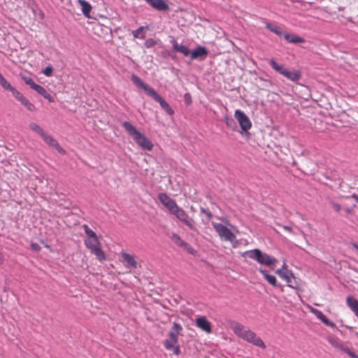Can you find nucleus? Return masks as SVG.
<instances>
[{"label":"nucleus","mask_w":358,"mask_h":358,"mask_svg":"<svg viewBox=\"0 0 358 358\" xmlns=\"http://www.w3.org/2000/svg\"><path fill=\"white\" fill-rule=\"evenodd\" d=\"M122 125L141 148L149 151L152 150L153 144L151 141L143 134L138 131L131 122L125 121L122 122Z\"/></svg>","instance_id":"f257e3e1"},{"label":"nucleus","mask_w":358,"mask_h":358,"mask_svg":"<svg viewBox=\"0 0 358 358\" xmlns=\"http://www.w3.org/2000/svg\"><path fill=\"white\" fill-rule=\"evenodd\" d=\"M182 327L174 322L173 327L169 333V338L164 341V346L168 350H173V354L178 355L180 353V346L178 345V336L181 334Z\"/></svg>","instance_id":"f03ea898"},{"label":"nucleus","mask_w":358,"mask_h":358,"mask_svg":"<svg viewBox=\"0 0 358 358\" xmlns=\"http://www.w3.org/2000/svg\"><path fill=\"white\" fill-rule=\"evenodd\" d=\"M243 257H247L251 259L257 261L261 264L267 266H273L278 262L277 259L268 255L266 253L262 252L259 249H254L245 251L242 255Z\"/></svg>","instance_id":"7ed1b4c3"},{"label":"nucleus","mask_w":358,"mask_h":358,"mask_svg":"<svg viewBox=\"0 0 358 358\" xmlns=\"http://www.w3.org/2000/svg\"><path fill=\"white\" fill-rule=\"evenodd\" d=\"M269 64L271 67L286 77L288 80L293 82H298L301 78V72L299 70L289 71L282 65H279L273 59H270Z\"/></svg>","instance_id":"20e7f679"},{"label":"nucleus","mask_w":358,"mask_h":358,"mask_svg":"<svg viewBox=\"0 0 358 358\" xmlns=\"http://www.w3.org/2000/svg\"><path fill=\"white\" fill-rule=\"evenodd\" d=\"M85 245L90 250V252L96 256L98 260L103 262L106 259L105 253L101 248V243L98 237L87 238L85 240Z\"/></svg>","instance_id":"39448f33"},{"label":"nucleus","mask_w":358,"mask_h":358,"mask_svg":"<svg viewBox=\"0 0 358 358\" xmlns=\"http://www.w3.org/2000/svg\"><path fill=\"white\" fill-rule=\"evenodd\" d=\"M212 225L220 238L227 241H233L236 236L226 226L221 223L212 222Z\"/></svg>","instance_id":"423d86ee"},{"label":"nucleus","mask_w":358,"mask_h":358,"mask_svg":"<svg viewBox=\"0 0 358 358\" xmlns=\"http://www.w3.org/2000/svg\"><path fill=\"white\" fill-rule=\"evenodd\" d=\"M286 266H287L284 264L282 268L276 271V273L286 280L289 287L296 289L298 286L296 278L291 271L286 269Z\"/></svg>","instance_id":"0eeeda50"},{"label":"nucleus","mask_w":358,"mask_h":358,"mask_svg":"<svg viewBox=\"0 0 358 358\" xmlns=\"http://www.w3.org/2000/svg\"><path fill=\"white\" fill-rule=\"evenodd\" d=\"M234 117L238 122L241 128L244 131H248L252 127V123L249 117L241 110H236Z\"/></svg>","instance_id":"6e6552de"},{"label":"nucleus","mask_w":358,"mask_h":358,"mask_svg":"<svg viewBox=\"0 0 358 358\" xmlns=\"http://www.w3.org/2000/svg\"><path fill=\"white\" fill-rule=\"evenodd\" d=\"M242 338L262 349L266 348V345L261 338L250 330H247L246 332L244 333V335L242 336Z\"/></svg>","instance_id":"1a4fd4ad"},{"label":"nucleus","mask_w":358,"mask_h":358,"mask_svg":"<svg viewBox=\"0 0 358 358\" xmlns=\"http://www.w3.org/2000/svg\"><path fill=\"white\" fill-rule=\"evenodd\" d=\"M159 201L169 210L171 214L178 206L176 202L166 193H159L157 196Z\"/></svg>","instance_id":"9d476101"},{"label":"nucleus","mask_w":358,"mask_h":358,"mask_svg":"<svg viewBox=\"0 0 358 358\" xmlns=\"http://www.w3.org/2000/svg\"><path fill=\"white\" fill-rule=\"evenodd\" d=\"M209 51L206 48L201 45H198L193 51L191 52L190 59L191 60L199 59L203 61L208 56Z\"/></svg>","instance_id":"9b49d317"},{"label":"nucleus","mask_w":358,"mask_h":358,"mask_svg":"<svg viewBox=\"0 0 358 358\" xmlns=\"http://www.w3.org/2000/svg\"><path fill=\"white\" fill-rule=\"evenodd\" d=\"M41 138L49 146L55 148L61 155H65L66 153V150L59 144L58 141L52 136L45 133V136H43Z\"/></svg>","instance_id":"f8f14e48"},{"label":"nucleus","mask_w":358,"mask_h":358,"mask_svg":"<svg viewBox=\"0 0 358 358\" xmlns=\"http://www.w3.org/2000/svg\"><path fill=\"white\" fill-rule=\"evenodd\" d=\"M150 97L158 102L162 108L164 110L168 115H172L174 114V110L172 108L156 91Z\"/></svg>","instance_id":"ddd939ff"},{"label":"nucleus","mask_w":358,"mask_h":358,"mask_svg":"<svg viewBox=\"0 0 358 358\" xmlns=\"http://www.w3.org/2000/svg\"><path fill=\"white\" fill-rule=\"evenodd\" d=\"M131 80L135 85L143 89L145 92L149 96H152V94L155 92V90L152 87H150L149 85L143 83L139 77L134 74L131 76Z\"/></svg>","instance_id":"4468645a"},{"label":"nucleus","mask_w":358,"mask_h":358,"mask_svg":"<svg viewBox=\"0 0 358 358\" xmlns=\"http://www.w3.org/2000/svg\"><path fill=\"white\" fill-rule=\"evenodd\" d=\"M124 264L127 268L135 269L137 268L138 263L136 260V257L134 255H130L125 252L121 253Z\"/></svg>","instance_id":"2eb2a0df"},{"label":"nucleus","mask_w":358,"mask_h":358,"mask_svg":"<svg viewBox=\"0 0 358 358\" xmlns=\"http://www.w3.org/2000/svg\"><path fill=\"white\" fill-rule=\"evenodd\" d=\"M151 7L158 11H166L169 6L165 0H145Z\"/></svg>","instance_id":"dca6fc26"},{"label":"nucleus","mask_w":358,"mask_h":358,"mask_svg":"<svg viewBox=\"0 0 358 358\" xmlns=\"http://www.w3.org/2000/svg\"><path fill=\"white\" fill-rule=\"evenodd\" d=\"M171 43L173 44V50L174 52H180L185 57L190 55L191 51L189 49L182 44H179L173 37L172 38Z\"/></svg>","instance_id":"f3484780"},{"label":"nucleus","mask_w":358,"mask_h":358,"mask_svg":"<svg viewBox=\"0 0 358 358\" xmlns=\"http://www.w3.org/2000/svg\"><path fill=\"white\" fill-rule=\"evenodd\" d=\"M170 238L172 240V241L178 246L179 247H181V248H184L185 249H187V250L190 252V253H192V248H191L189 244L187 243H186L185 241H184L181 238L180 236L176 234V233H173L171 234V236H170Z\"/></svg>","instance_id":"a211bd4d"},{"label":"nucleus","mask_w":358,"mask_h":358,"mask_svg":"<svg viewBox=\"0 0 358 358\" xmlns=\"http://www.w3.org/2000/svg\"><path fill=\"white\" fill-rule=\"evenodd\" d=\"M310 312L313 313L324 324L331 327H336V324L333 322L330 321L320 310L310 308Z\"/></svg>","instance_id":"6ab92c4d"},{"label":"nucleus","mask_w":358,"mask_h":358,"mask_svg":"<svg viewBox=\"0 0 358 358\" xmlns=\"http://www.w3.org/2000/svg\"><path fill=\"white\" fill-rule=\"evenodd\" d=\"M196 324L198 327L205 331L207 333L211 332L210 323L206 320L205 317H200L196 320Z\"/></svg>","instance_id":"aec40b11"},{"label":"nucleus","mask_w":358,"mask_h":358,"mask_svg":"<svg viewBox=\"0 0 358 358\" xmlns=\"http://www.w3.org/2000/svg\"><path fill=\"white\" fill-rule=\"evenodd\" d=\"M180 222L186 225L190 230L196 232L198 234H199L196 223L192 217H190L189 215H187Z\"/></svg>","instance_id":"412c9836"},{"label":"nucleus","mask_w":358,"mask_h":358,"mask_svg":"<svg viewBox=\"0 0 358 358\" xmlns=\"http://www.w3.org/2000/svg\"><path fill=\"white\" fill-rule=\"evenodd\" d=\"M346 303L351 310L358 317V300L352 296H349L346 299Z\"/></svg>","instance_id":"4be33fe9"},{"label":"nucleus","mask_w":358,"mask_h":358,"mask_svg":"<svg viewBox=\"0 0 358 358\" xmlns=\"http://www.w3.org/2000/svg\"><path fill=\"white\" fill-rule=\"evenodd\" d=\"M284 38L289 43H294V44L303 43L305 41L304 38H303L299 36H296V34H294L285 33V34H284Z\"/></svg>","instance_id":"5701e85b"},{"label":"nucleus","mask_w":358,"mask_h":358,"mask_svg":"<svg viewBox=\"0 0 358 358\" xmlns=\"http://www.w3.org/2000/svg\"><path fill=\"white\" fill-rule=\"evenodd\" d=\"M39 94L43 96L45 99L48 100L49 102H54L55 99L54 96H52L43 87L38 85L36 88L34 90Z\"/></svg>","instance_id":"b1692460"},{"label":"nucleus","mask_w":358,"mask_h":358,"mask_svg":"<svg viewBox=\"0 0 358 358\" xmlns=\"http://www.w3.org/2000/svg\"><path fill=\"white\" fill-rule=\"evenodd\" d=\"M259 271L263 275L268 283L276 287H280V285L277 283L276 278L274 275L268 274L266 270L262 268H259Z\"/></svg>","instance_id":"393cba45"},{"label":"nucleus","mask_w":358,"mask_h":358,"mask_svg":"<svg viewBox=\"0 0 358 358\" xmlns=\"http://www.w3.org/2000/svg\"><path fill=\"white\" fill-rule=\"evenodd\" d=\"M78 2L81 6L83 15L86 17H90V13L92 10V6L85 0H78Z\"/></svg>","instance_id":"a878e982"},{"label":"nucleus","mask_w":358,"mask_h":358,"mask_svg":"<svg viewBox=\"0 0 358 358\" xmlns=\"http://www.w3.org/2000/svg\"><path fill=\"white\" fill-rule=\"evenodd\" d=\"M328 341L332 346L339 348L344 352H345V349H349V348L345 347L343 343L338 338L330 337L328 338Z\"/></svg>","instance_id":"bb28decb"},{"label":"nucleus","mask_w":358,"mask_h":358,"mask_svg":"<svg viewBox=\"0 0 358 358\" xmlns=\"http://www.w3.org/2000/svg\"><path fill=\"white\" fill-rule=\"evenodd\" d=\"M172 215H174L180 221L182 220L188 215V214L179 206L176 208Z\"/></svg>","instance_id":"cd10ccee"},{"label":"nucleus","mask_w":358,"mask_h":358,"mask_svg":"<svg viewBox=\"0 0 358 358\" xmlns=\"http://www.w3.org/2000/svg\"><path fill=\"white\" fill-rule=\"evenodd\" d=\"M234 331L237 336L242 338V336L244 335V333L246 332L247 330L245 329V327L243 324L236 322L234 324Z\"/></svg>","instance_id":"c85d7f7f"},{"label":"nucleus","mask_w":358,"mask_h":358,"mask_svg":"<svg viewBox=\"0 0 358 358\" xmlns=\"http://www.w3.org/2000/svg\"><path fill=\"white\" fill-rule=\"evenodd\" d=\"M29 127L30 129H31L34 132L37 133L38 135L41 136V137H42L43 136H45V134L46 133L39 125H38L37 124H36L34 122L30 123Z\"/></svg>","instance_id":"c756f323"},{"label":"nucleus","mask_w":358,"mask_h":358,"mask_svg":"<svg viewBox=\"0 0 358 358\" xmlns=\"http://www.w3.org/2000/svg\"><path fill=\"white\" fill-rule=\"evenodd\" d=\"M24 107L27 108V109L29 111H35L36 107L35 106L29 101L28 99H27L25 96L22 99V101H20Z\"/></svg>","instance_id":"7c9ffc66"},{"label":"nucleus","mask_w":358,"mask_h":358,"mask_svg":"<svg viewBox=\"0 0 358 358\" xmlns=\"http://www.w3.org/2000/svg\"><path fill=\"white\" fill-rule=\"evenodd\" d=\"M224 122L227 124V126L232 130H235L237 127L235 120L231 117H225Z\"/></svg>","instance_id":"2f4dec72"},{"label":"nucleus","mask_w":358,"mask_h":358,"mask_svg":"<svg viewBox=\"0 0 358 358\" xmlns=\"http://www.w3.org/2000/svg\"><path fill=\"white\" fill-rule=\"evenodd\" d=\"M266 27L269 29L271 31L275 33V34L280 36L282 34V29L280 27L276 25H272L271 24H266Z\"/></svg>","instance_id":"473e14b6"},{"label":"nucleus","mask_w":358,"mask_h":358,"mask_svg":"<svg viewBox=\"0 0 358 358\" xmlns=\"http://www.w3.org/2000/svg\"><path fill=\"white\" fill-rule=\"evenodd\" d=\"M134 38H145L144 27H140L138 29L132 31Z\"/></svg>","instance_id":"72a5a7b5"},{"label":"nucleus","mask_w":358,"mask_h":358,"mask_svg":"<svg viewBox=\"0 0 358 358\" xmlns=\"http://www.w3.org/2000/svg\"><path fill=\"white\" fill-rule=\"evenodd\" d=\"M83 228L85 229V232L87 236V238H93L95 237H98L96 233L92 231L87 224L83 225Z\"/></svg>","instance_id":"f704fd0d"},{"label":"nucleus","mask_w":358,"mask_h":358,"mask_svg":"<svg viewBox=\"0 0 358 358\" xmlns=\"http://www.w3.org/2000/svg\"><path fill=\"white\" fill-rule=\"evenodd\" d=\"M23 80L27 85H29V87L34 90L38 85L34 81V80L31 78L29 77H24Z\"/></svg>","instance_id":"c9c22d12"},{"label":"nucleus","mask_w":358,"mask_h":358,"mask_svg":"<svg viewBox=\"0 0 358 358\" xmlns=\"http://www.w3.org/2000/svg\"><path fill=\"white\" fill-rule=\"evenodd\" d=\"M10 92L12 93L13 96L19 101H22V99L24 97V96L15 87H13Z\"/></svg>","instance_id":"e433bc0d"},{"label":"nucleus","mask_w":358,"mask_h":358,"mask_svg":"<svg viewBox=\"0 0 358 358\" xmlns=\"http://www.w3.org/2000/svg\"><path fill=\"white\" fill-rule=\"evenodd\" d=\"M200 211L201 213H203L206 215L207 221L211 220L213 215V213H211V211L208 208H205L201 207Z\"/></svg>","instance_id":"4c0bfd02"},{"label":"nucleus","mask_w":358,"mask_h":358,"mask_svg":"<svg viewBox=\"0 0 358 358\" xmlns=\"http://www.w3.org/2000/svg\"><path fill=\"white\" fill-rule=\"evenodd\" d=\"M157 42L153 38H148L145 41L144 45L146 48H151L156 45Z\"/></svg>","instance_id":"58836bf2"},{"label":"nucleus","mask_w":358,"mask_h":358,"mask_svg":"<svg viewBox=\"0 0 358 358\" xmlns=\"http://www.w3.org/2000/svg\"><path fill=\"white\" fill-rule=\"evenodd\" d=\"M53 68L51 66H48L43 71V73L46 76H51L52 75Z\"/></svg>","instance_id":"ea45409f"},{"label":"nucleus","mask_w":358,"mask_h":358,"mask_svg":"<svg viewBox=\"0 0 358 358\" xmlns=\"http://www.w3.org/2000/svg\"><path fill=\"white\" fill-rule=\"evenodd\" d=\"M30 248L32 250H34L36 252H39L41 250V246L36 243H32L30 245Z\"/></svg>","instance_id":"a19ab883"},{"label":"nucleus","mask_w":358,"mask_h":358,"mask_svg":"<svg viewBox=\"0 0 358 358\" xmlns=\"http://www.w3.org/2000/svg\"><path fill=\"white\" fill-rule=\"evenodd\" d=\"M331 207L336 211L339 212L341 210V206L336 202L331 201Z\"/></svg>","instance_id":"79ce46f5"},{"label":"nucleus","mask_w":358,"mask_h":358,"mask_svg":"<svg viewBox=\"0 0 358 358\" xmlns=\"http://www.w3.org/2000/svg\"><path fill=\"white\" fill-rule=\"evenodd\" d=\"M345 353H347L351 358H358V355H357L350 348L345 349Z\"/></svg>","instance_id":"37998d69"},{"label":"nucleus","mask_w":358,"mask_h":358,"mask_svg":"<svg viewBox=\"0 0 358 358\" xmlns=\"http://www.w3.org/2000/svg\"><path fill=\"white\" fill-rule=\"evenodd\" d=\"M6 258L4 253L2 252V248H0V265H2L5 263Z\"/></svg>","instance_id":"c03bdc74"},{"label":"nucleus","mask_w":358,"mask_h":358,"mask_svg":"<svg viewBox=\"0 0 358 358\" xmlns=\"http://www.w3.org/2000/svg\"><path fill=\"white\" fill-rule=\"evenodd\" d=\"M356 208V205H353L352 207L350 208H346L345 209V212L347 214H352L353 210H354V208Z\"/></svg>","instance_id":"a18cd8bd"},{"label":"nucleus","mask_w":358,"mask_h":358,"mask_svg":"<svg viewBox=\"0 0 358 358\" xmlns=\"http://www.w3.org/2000/svg\"><path fill=\"white\" fill-rule=\"evenodd\" d=\"M185 100L187 104H189L191 102V97L189 94H185Z\"/></svg>","instance_id":"49530a36"},{"label":"nucleus","mask_w":358,"mask_h":358,"mask_svg":"<svg viewBox=\"0 0 358 358\" xmlns=\"http://www.w3.org/2000/svg\"><path fill=\"white\" fill-rule=\"evenodd\" d=\"M350 197L355 199L358 203V195L356 194H352Z\"/></svg>","instance_id":"de8ad7c7"},{"label":"nucleus","mask_w":358,"mask_h":358,"mask_svg":"<svg viewBox=\"0 0 358 358\" xmlns=\"http://www.w3.org/2000/svg\"><path fill=\"white\" fill-rule=\"evenodd\" d=\"M283 228L285 229V230H287L289 231H292V229L290 227H288V226H283Z\"/></svg>","instance_id":"09e8293b"},{"label":"nucleus","mask_w":358,"mask_h":358,"mask_svg":"<svg viewBox=\"0 0 358 358\" xmlns=\"http://www.w3.org/2000/svg\"><path fill=\"white\" fill-rule=\"evenodd\" d=\"M354 246L358 250V245L355 244Z\"/></svg>","instance_id":"8fccbe9b"},{"label":"nucleus","mask_w":358,"mask_h":358,"mask_svg":"<svg viewBox=\"0 0 358 358\" xmlns=\"http://www.w3.org/2000/svg\"><path fill=\"white\" fill-rule=\"evenodd\" d=\"M357 181H358V179H357Z\"/></svg>","instance_id":"3c124183"}]
</instances>
